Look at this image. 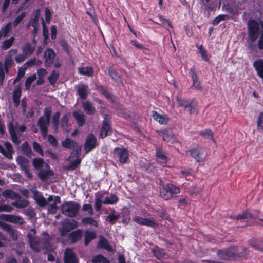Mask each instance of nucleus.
Segmentation results:
<instances>
[{
	"label": "nucleus",
	"mask_w": 263,
	"mask_h": 263,
	"mask_svg": "<svg viewBox=\"0 0 263 263\" xmlns=\"http://www.w3.org/2000/svg\"><path fill=\"white\" fill-rule=\"evenodd\" d=\"M64 263H78L76 254L71 249H67L64 252Z\"/></svg>",
	"instance_id": "nucleus-12"
},
{
	"label": "nucleus",
	"mask_w": 263,
	"mask_h": 263,
	"mask_svg": "<svg viewBox=\"0 0 263 263\" xmlns=\"http://www.w3.org/2000/svg\"><path fill=\"white\" fill-rule=\"evenodd\" d=\"M34 199L38 205L41 206H45L47 204V199L38 193L34 195Z\"/></svg>",
	"instance_id": "nucleus-38"
},
{
	"label": "nucleus",
	"mask_w": 263,
	"mask_h": 263,
	"mask_svg": "<svg viewBox=\"0 0 263 263\" xmlns=\"http://www.w3.org/2000/svg\"><path fill=\"white\" fill-rule=\"evenodd\" d=\"M28 202L26 200H17L12 203V205L16 208H22L27 206Z\"/></svg>",
	"instance_id": "nucleus-53"
},
{
	"label": "nucleus",
	"mask_w": 263,
	"mask_h": 263,
	"mask_svg": "<svg viewBox=\"0 0 263 263\" xmlns=\"http://www.w3.org/2000/svg\"><path fill=\"white\" fill-rule=\"evenodd\" d=\"M160 135L163 138V139L166 142H170L173 139L174 135L171 130H164L159 132Z\"/></svg>",
	"instance_id": "nucleus-36"
},
{
	"label": "nucleus",
	"mask_w": 263,
	"mask_h": 263,
	"mask_svg": "<svg viewBox=\"0 0 263 263\" xmlns=\"http://www.w3.org/2000/svg\"><path fill=\"white\" fill-rule=\"evenodd\" d=\"M17 126V124L15 123L14 125L13 122H9L8 124V129L11 135L12 140L14 143L17 144L20 143V141L17 137L16 132L18 130L21 132H23L26 130V127L25 125H22L19 127Z\"/></svg>",
	"instance_id": "nucleus-6"
},
{
	"label": "nucleus",
	"mask_w": 263,
	"mask_h": 263,
	"mask_svg": "<svg viewBox=\"0 0 263 263\" xmlns=\"http://www.w3.org/2000/svg\"><path fill=\"white\" fill-rule=\"evenodd\" d=\"M82 222L85 224H90L95 227H97V222L91 217H85L82 218Z\"/></svg>",
	"instance_id": "nucleus-55"
},
{
	"label": "nucleus",
	"mask_w": 263,
	"mask_h": 263,
	"mask_svg": "<svg viewBox=\"0 0 263 263\" xmlns=\"http://www.w3.org/2000/svg\"><path fill=\"white\" fill-rule=\"evenodd\" d=\"M73 115L78 123L79 126H82L84 124V114L83 112L81 111H74L73 113Z\"/></svg>",
	"instance_id": "nucleus-31"
},
{
	"label": "nucleus",
	"mask_w": 263,
	"mask_h": 263,
	"mask_svg": "<svg viewBox=\"0 0 263 263\" xmlns=\"http://www.w3.org/2000/svg\"><path fill=\"white\" fill-rule=\"evenodd\" d=\"M104 194L101 193H98L97 197L95 201V208L96 211H99L103 204Z\"/></svg>",
	"instance_id": "nucleus-30"
},
{
	"label": "nucleus",
	"mask_w": 263,
	"mask_h": 263,
	"mask_svg": "<svg viewBox=\"0 0 263 263\" xmlns=\"http://www.w3.org/2000/svg\"><path fill=\"white\" fill-rule=\"evenodd\" d=\"M61 202V199L59 196L50 195L47 198V204L48 205V212L51 214L56 213L57 205Z\"/></svg>",
	"instance_id": "nucleus-9"
},
{
	"label": "nucleus",
	"mask_w": 263,
	"mask_h": 263,
	"mask_svg": "<svg viewBox=\"0 0 263 263\" xmlns=\"http://www.w3.org/2000/svg\"><path fill=\"white\" fill-rule=\"evenodd\" d=\"M229 18V16L226 14H220L217 16L213 21V24L214 25H217L221 21L225 20H227Z\"/></svg>",
	"instance_id": "nucleus-57"
},
{
	"label": "nucleus",
	"mask_w": 263,
	"mask_h": 263,
	"mask_svg": "<svg viewBox=\"0 0 263 263\" xmlns=\"http://www.w3.org/2000/svg\"><path fill=\"white\" fill-rule=\"evenodd\" d=\"M16 161L22 170L29 167V161L26 158L23 156H18L16 159Z\"/></svg>",
	"instance_id": "nucleus-40"
},
{
	"label": "nucleus",
	"mask_w": 263,
	"mask_h": 263,
	"mask_svg": "<svg viewBox=\"0 0 263 263\" xmlns=\"http://www.w3.org/2000/svg\"><path fill=\"white\" fill-rule=\"evenodd\" d=\"M2 195L5 198H9L11 199H16L18 198L20 196L18 193H17L11 190H5L2 192Z\"/></svg>",
	"instance_id": "nucleus-26"
},
{
	"label": "nucleus",
	"mask_w": 263,
	"mask_h": 263,
	"mask_svg": "<svg viewBox=\"0 0 263 263\" xmlns=\"http://www.w3.org/2000/svg\"><path fill=\"white\" fill-rule=\"evenodd\" d=\"M114 153L121 164L125 163L129 158L128 151L124 147H116L114 150Z\"/></svg>",
	"instance_id": "nucleus-8"
},
{
	"label": "nucleus",
	"mask_w": 263,
	"mask_h": 263,
	"mask_svg": "<svg viewBox=\"0 0 263 263\" xmlns=\"http://www.w3.org/2000/svg\"><path fill=\"white\" fill-rule=\"evenodd\" d=\"M22 95V90L20 87H17L13 92L12 99L14 105L17 107L20 103V97Z\"/></svg>",
	"instance_id": "nucleus-23"
},
{
	"label": "nucleus",
	"mask_w": 263,
	"mask_h": 263,
	"mask_svg": "<svg viewBox=\"0 0 263 263\" xmlns=\"http://www.w3.org/2000/svg\"><path fill=\"white\" fill-rule=\"evenodd\" d=\"M253 66L257 72L258 76L263 78V60H258L254 62Z\"/></svg>",
	"instance_id": "nucleus-29"
},
{
	"label": "nucleus",
	"mask_w": 263,
	"mask_h": 263,
	"mask_svg": "<svg viewBox=\"0 0 263 263\" xmlns=\"http://www.w3.org/2000/svg\"><path fill=\"white\" fill-rule=\"evenodd\" d=\"M156 155L158 162L163 166H165L166 163V157L164 153L160 149H157Z\"/></svg>",
	"instance_id": "nucleus-25"
},
{
	"label": "nucleus",
	"mask_w": 263,
	"mask_h": 263,
	"mask_svg": "<svg viewBox=\"0 0 263 263\" xmlns=\"http://www.w3.org/2000/svg\"><path fill=\"white\" fill-rule=\"evenodd\" d=\"M119 215L115 214V211L112 214H110L106 218L110 223L114 224L115 221L119 218Z\"/></svg>",
	"instance_id": "nucleus-58"
},
{
	"label": "nucleus",
	"mask_w": 263,
	"mask_h": 263,
	"mask_svg": "<svg viewBox=\"0 0 263 263\" xmlns=\"http://www.w3.org/2000/svg\"><path fill=\"white\" fill-rule=\"evenodd\" d=\"M254 249L263 252V242L261 241H254L251 243Z\"/></svg>",
	"instance_id": "nucleus-61"
},
{
	"label": "nucleus",
	"mask_w": 263,
	"mask_h": 263,
	"mask_svg": "<svg viewBox=\"0 0 263 263\" xmlns=\"http://www.w3.org/2000/svg\"><path fill=\"white\" fill-rule=\"evenodd\" d=\"M91 261L92 263H109L106 258L100 254L94 256Z\"/></svg>",
	"instance_id": "nucleus-46"
},
{
	"label": "nucleus",
	"mask_w": 263,
	"mask_h": 263,
	"mask_svg": "<svg viewBox=\"0 0 263 263\" xmlns=\"http://www.w3.org/2000/svg\"><path fill=\"white\" fill-rule=\"evenodd\" d=\"M260 24L263 28V23L261 21L259 23L256 21L251 20L248 22L249 38L252 42H254L258 37Z\"/></svg>",
	"instance_id": "nucleus-4"
},
{
	"label": "nucleus",
	"mask_w": 263,
	"mask_h": 263,
	"mask_svg": "<svg viewBox=\"0 0 263 263\" xmlns=\"http://www.w3.org/2000/svg\"><path fill=\"white\" fill-rule=\"evenodd\" d=\"M98 247L103 248L107 251H112L113 249L112 247L108 243V241L103 237H101Z\"/></svg>",
	"instance_id": "nucleus-35"
},
{
	"label": "nucleus",
	"mask_w": 263,
	"mask_h": 263,
	"mask_svg": "<svg viewBox=\"0 0 263 263\" xmlns=\"http://www.w3.org/2000/svg\"><path fill=\"white\" fill-rule=\"evenodd\" d=\"M35 230L32 229L30 230L27 235L30 246L32 249L37 252L41 251L43 248H45L48 252L51 251L54 249V247L51 245L49 238L43 243L35 236Z\"/></svg>",
	"instance_id": "nucleus-1"
},
{
	"label": "nucleus",
	"mask_w": 263,
	"mask_h": 263,
	"mask_svg": "<svg viewBox=\"0 0 263 263\" xmlns=\"http://www.w3.org/2000/svg\"><path fill=\"white\" fill-rule=\"evenodd\" d=\"M235 255V252L233 249L221 251L219 253V255L224 259H229Z\"/></svg>",
	"instance_id": "nucleus-28"
},
{
	"label": "nucleus",
	"mask_w": 263,
	"mask_h": 263,
	"mask_svg": "<svg viewBox=\"0 0 263 263\" xmlns=\"http://www.w3.org/2000/svg\"><path fill=\"white\" fill-rule=\"evenodd\" d=\"M80 204L74 201H67L61 206V212L69 217H75L80 209Z\"/></svg>",
	"instance_id": "nucleus-3"
},
{
	"label": "nucleus",
	"mask_w": 263,
	"mask_h": 263,
	"mask_svg": "<svg viewBox=\"0 0 263 263\" xmlns=\"http://www.w3.org/2000/svg\"><path fill=\"white\" fill-rule=\"evenodd\" d=\"M110 122L107 115L104 118L103 123L100 131V137L104 138L107 136L108 133L110 130Z\"/></svg>",
	"instance_id": "nucleus-14"
},
{
	"label": "nucleus",
	"mask_w": 263,
	"mask_h": 263,
	"mask_svg": "<svg viewBox=\"0 0 263 263\" xmlns=\"http://www.w3.org/2000/svg\"><path fill=\"white\" fill-rule=\"evenodd\" d=\"M82 236V231L81 230H77L71 233L68 236V238L72 243H74L80 239Z\"/></svg>",
	"instance_id": "nucleus-24"
},
{
	"label": "nucleus",
	"mask_w": 263,
	"mask_h": 263,
	"mask_svg": "<svg viewBox=\"0 0 263 263\" xmlns=\"http://www.w3.org/2000/svg\"><path fill=\"white\" fill-rule=\"evenodd\" d=\"M133 221L136 223L146 226L151 228H154L157 225V222L153 218H145L140 216H135L133 219Z\"/></svg>",
	"instance_id": "nucleus-10"
},
{
	"label": "nucleus",
	"mask_w": 263,
	"mask_h": 263,
	"mask_svg": "<svg viewBox=\"0 0 263 263\" xmlns=\"http://www.w3.org/2000/svg\"><path fill=\"white\" fill-rule=\"evenodd\" d=\"M62 145L64 148H67V149H72L76 148L77 149V147H79L78 146L76 142L72 141V140L69 139V138H66L65 140L62 142Z\"/></svg>",
	"instance_id": "nucleus-27"
},
{
	"label": "nucleus",
	"mask_w": 263,
	"mask_h": 263,
	"mask_svg": "<svg viewBox=\"0 0 263 263\" xmlns=\"http://www.w3.org/2000/svg\"><path fill=\"white\" fill-rule=\"evenodd\" d=\"M153 252L154 255L158 259L163 258L165 255L164 251L158 247H154L153 249Z\"/></svg>",
	"instance_id": "nucleus-48"
},
{
	"label": "nucleus",
	"mask_w": 263,
	"mask_h": 263,
	"mask_svg": "<svg viewBox=\"0 0 263 263\" xmlns=\"http://www.w3.org/2000/svg\"><path fill=\"white\" fill-rule=\"evenodd\" d=\"M36 79V76L35 73L32 74L27 78L25 83V87L27 90L29 89L31 87V84Z\"/></svg>",
	"instance_id": "nucleus-49"
},
{
	"label": "nucleus",
	"mask_w": 263,
	"mask_h": 263,
	"mask_svg": "<svg viewBox=\"0 0 263 263\" xmlns=\"http://www.w3.org/2000/svg\"><path fill=\"white\" fill-rule=\"evenodd\" d=\"M177 100L179 106H183L184 108H187L191 103L190 100H187L183 98H181L177 96Z\"/></svg>",
	"instance_id": "nucleus-51"
},
{
	"label": "nucleus",
	"mask_w": 263,
	"mask_h": 263,
	"mask_svg": "<svg viewBox=\"0 0 263 263\" xmlns=\"http://www.w3.org/2000/svg\"><path fill=\"white\" fill-rule=\"evenodd\" d=\"M68 116L65 115L62 118L61 120V126L64 130H66L68 127Z\"/></svg>",
	"instance_id": "nucleus-63"
},
{
	"label": "nucleus",
	"mask_w": 263,
	"mask_h": 263,
	"mask_svg": "<svg viewBox=\"0 0 263 263\" xmlns=\"http://www.w3.org/2000/svg\"><path fill=\"white\" fill-rule=\"evenodd\" d=\"M16 49H11L9 51L8 55L6 57L5 60V69L6 71H8V67L12 64L13 55L17 53Z\"/></svg>",
	"instance_id": "nucleus-20"
},
{
	"label": "nucleus",
	"mask_w": 263,
	"mask_h": 263,
	"mask_svg": "<svg viewBox=\"0 0 263 263\" xmlns=\"http://www.w3.org/2000/svg\"><path fill=\"white\" fill-rule=\"evenodd\" d=\"M32 162L33 166L37 170H41L49 167L48 164L45 163L42 158H35Z\"/></svg>",
	"instance_id": "nucleus-22"
},
{
	"label": "nucleus",
	"mask_w": 263,
	"mask_h": 263,
	"mask_svg": "<svg viewBox=\"0 0 263 263\" xmlns=\"http://www.w3.org/2000/svg\"><path fill=\"white\" fill-rule=\"evenodd\" d=\"M254 218L253 215L248 212H244L242 214L239 215L236 217L237 219H243L246 220L247 222L253 220Z\"/></svg>",
	"instance_id": "nucleus-43"
},
{
	"label": "nucleus",
	"mask_w": 263,
	"mask_h": 263,
	"mask_svg": "<svg viewBox=\"0 0 263 263\" xmlns=\"http://www.w3.org/2000/svg\"><path fill=\"white\" fill-rule=\"evenodd\" d=\"M90 90L87 85L80 84L77 87V92L79 96L82 99H85L87 98Z\"/></svg>",
	"instance_id": "nucleus-17"
},
{
	"label": "nucleus",
	"mask_w": 263,
	"mask_h": 263,
	"mask_svg": "<svg viewBox=\"0 0 263 263\" xmlns=\"http://www.w3.org/2000/svg\"><path fill=\"white\" fill-rule=\"evenodd\" d=\"M152 116L153 119L160 124H166L168 122V118L164 114H160L155 111H153Z\"/></svg>",
	"instance_id": "nucleus-15"
},
{
	"label": "nucleus",
	"mask_w": 263,
	"mask_h": 263,
	"mask_svg": "<svg viewBox=\"0 0 263 263\" xmlns=\"http://www.w3.org/2000/svg\"><path fill=\"white\" fill-rule=\"evenodd\" d=\"M190 154L196 159L197 162L201 161L202 159L200 157V153L197 149H194L190 151Z\"/></svg>",
	"instance_id": "nucleus-54"
},
{
	"label": "nucleus",
	"mask_w": 263,
	"mask_h": 263,
	"mask_svg": "<svg viewBox=\"0 0 263 263\" xmlns=\"http://www.w3.org/2000/svg\"><path fill=\"white\" fill-rule=\"evenodd\" d=\"M61 224L60 233L62 236H66L68 232L78 227V223L74 219H65L62 221Z\"/></svg>",
	"instance_id": "nucleus-7"
},
{
	"label": "nucleus",
	"mask_w": 263,
	"mask_h": 263,
	"mask_svg": "<svg viewBox=\"0 0 263 263\" xmlns=\"http://www.w3.org/2000/svg\"><path fill=\"white\" fill-rule=\"evenodd\" d=\"M167 190L169 191L170 193L172 194L173 197V194H176L180 193V191L179 188L175 186L172 184H168L166 185Z\"/></svg>",
	"instance_id": "nucleus-52"
},
{
	"label": "nucleus",
	"mask_w": 263,
	"mask_h": 263,
	"mask_svg": "<svg viewBox=\"0 0 263 263\" xmlns=\"http://www.w3.org/2000/svg\"><path fill=\"white\" fill-rule=\"evenodd\" d=\"M59 72L55 70L53 71L51 75L48 77L50 83L53 85L59 78Z\"/></svg>",
	"instance_id": "nucleus-56"
},
{
	"label": "nucleus",
	"mask_w": 263,
	"mask_h": 263,
	"mask_svg": "<svg viewBox=\"0 0 263 263\" xmlns=\"http://www.w3.org/2000/svg\"><path fill=\"white\" fill-rule=\"evenodd\" d=\"M191 77L193 80V87L194 89L200 90L201 89L200 82L198 81L197 76L193 71L192 72Z\"/></svg>",
	"instance_id": "nucleus-47"
},
{
	"label": "nucleus",
	"mask_w": 263,
	"mask_h": 263,
	"mask_svg": "<svg viewBox=\"0 0 263 263\" xmlns=\"http://www.w3.org/2000/svg\"><path fill=\"white\" fill-rule=\"evenodd\" d=\"M40 14V11L39 9H36L33 12V17L30 21L31 25L34 27V29H36L38 22V18Z\"/></svg>",
	"instance_id": "nucleus-41"
},
{
	"label": "nucleus",
	"mask_w": 263,
	"mask_h": 263,
	"mask_svg": "<svg viewBox=\"0 0 263 263\" xmlns=\"http://www.w3.org/2000/svg\"><path fill=\"white\" fill-rule=\"evenodd\" d=\"M198 50L200 52L202 59L204 61H208L209 58L207 55L206 51L203 48L202 45L199 46Z\"/></svg>",
	"instance_id": "nucleus-62"
},
{
	"label": "nucleus",
	"mask_w": 263,
	"mask_h": 263,
	"mask_svg": "<svg viewBox=\"0 0 263 263\" xmlns=\"http://www.w3.org/2000/svg\"><path fill=\"white\" fill-rule=\"evenodd\" d=\"M82 210L88 214L93 215V214L92 205L90 204H84L82 206Z\"/></svg>",
	"instance_id": "nucleus-64"
},
{
	"label": "nucleus",
	"mask_w": 263,
	"mask_h": 263,
	"mask_svg": "<svg viewBox=\"0 0 263 263\" xmlns=\"http://www.w3.org/2000/svg\"><path fill=\"white\" fill-rule=\"evenodd\" d=\"M108 73L109 76L115 81H118L120 80V76L117 73L115 69H114L113 68H110L108 69Z\"/></svg>",
	"instance_id": "nucleus-59"
},
{
	"label": "nucleus",
	"mask_w": 263,
	"mask_h": 263,
	"mask_svg": "<svg viewBox=\"0 0 263 263\" xmlns=\"http://www.w3.org/2000/svg\"><path fill=\"white\" fill-rule=\"evenodd\" d=\"M118 201V198L115 194H110V195L103 198L104 204H114Z\"/></svg>",
	"instance_id": "nucleus-34"
},
{
	"label": "nucleus",
	"mask_w": 263,
	"mask_h": 263,
	"mask_svg": "<svg viewBox=\"0 0 263 263\" xmlns=\"http://www.w3.org/2000/svg\"><path fill=\"white\" fill-rule=\"evenodd\" d=\"M160 196L165 200L170 199L172 197V194L167 190L166 185L165 186H163L162 188L160 189Z\"/></svg>",
	"instance_id": "nucleus-44"
},
{
	"label": "nucleus",
	"mask_w": 263,
	"mask_h": 263,
	"mask_svg": "<svg viewBox=\"0 0 263 263\" xmlns=\"http://www.w3.org/2000/svg\"><path fill=\"white\" fill-rule=\"evenodd\" d=\"M257 129L263 133V112H260L257 118Z\"/></svg>",
	"instance_id": "nucleus-42"
},
{
	"label": "nucleus",
	"mask_w": 263,
	"mask_h": 263,
	"mask_svg": "<svg viewBox=\"0 0 263 263\" xmlns=\"http://www.w3.org/2000/svg\"><path fill=\"white\" fill-rule=\"evenodd\" d=\"M55 57L54 51L51 49H47L44 53L46 66H49L53 62Z\"/></svg>",
	"instance_id": "nucleus-19"
},
{
	"label": "nucleus",
	"mask_w": 263,
	"mask_h": 263,
	"mask_svg": "<svg viewBox=\"0 0 263 263\" xmlns=\"http://www.w3.org/2000/svg\"><path fill=\"white\" fill-rule=\"evenodd\" d=\"M81 147H77L74 151L72 152L68 158L69 165L65 167L66 170H75L80 164L81 160L80 158Z\"/></svg>",
	"instance_id": "nucleus-5"
},
{
	"label": "nucleus",
	"mask_w": 263,
	"mask_h": 263,
	"mask_svg": "<svg viewBox=\"0 0 263 263\" xmlns=\"http://www.w3.org/2000/svg\"><path fill=\"white\" fill-rule=\"evenodd\" d=\"M96 138L92 134H89L86 140L84 149L86 153H88L93 149L96 146Z\"/></svg>",
	"instance_id": "nucleus-13"
},
{
	"label": "nucleus",
	"mask_w": 263,
	"mask_h": 263,
	"mask_svg": "<svg viewBox=\"0 0 263 263\" xmlns=\"http://www.w3.org/2000/svg\"><path fill=\"white\" fill-rule=\"evenodd\" d=\"M0 152L8 158L11 159L12 158V154L13 153V148L10 143L6 142L5 143V148L0 145Z\"/></svg>",
	"instance_id": "nucleus-16"
},
{
	"label": "nucleus",
	"mask_w": 263,
	"mask_h": 263,
	"mask_svg": "<svg viewBox=\"0 0 263 263\" xmlns=\"http://www.w3.org/2000/svg\"><path fill=\"white\" fill-rule=\"evenodd\" d=\"M53 172L49 168V166L46 168H43L38 173L39 178L43 180L46 181L53 176Z\"/></svg>",
	"instance_id": "nucleus-18"
},
{
	"label": "nucleus",
	"mask_w": 263,
	"mask_h": 263,
	"mask_svg": "<svg viewBox=\"0 0 263 263\" xmlns=\"http://www.w3.org/2000/svg\"><path fill=\"white\" fill-rule=\"evenodd\" d=\"M0 219L10 222L18 223L20 225H22L24 223V220L22 217L11 214H1L0 215Z\"/></svg>",
	"instance_id": "nucleus-11"
},
{
	"label": "nucleus",
	"mask_w": 263,
	"mask_h": 263,
	"mask_svg": "<svg viewBox=\"0 0 263 263\" xmlns=\"http://www.w3.org/2000/svg\"><path fill=\"white\" fill-rule=\"evenodd\" d=\"M200 135L205 138L213 139V133L210 129L200 132Z\"/></svg>",
	"instance_id": "nucleus-60"
},
{
	"label": "nucleus",
	"mask_w": 263,
	"mask_h": 263,
	"mask_svg": "<svg viewBox=\"0 0 263 263\" xmlns=\"http://www.w3.org/2000/svg\"><path fill=\"white\" fill-rule=\"evenodd\" d=\"M51 112V107H46L44 111L43 116L41 117L37 121V125L44 138H45L47 135L48 126L49 125Z\"/></svg>",
	"instance_id": "nucleus-2"
},
{
	"label": "nucleus",
	"mask_w": 263,
	"mask_h": 263,
	"mask_svg": "<svg viewBox=\"0 0 263 263\" xmlns=\"http://www.w3.org/2000/svg\"><path fill=\"white\" fill-rule=\"evenodd\" d=\"M83 107L85 112L89 115H92L95 112V108L89 101L84 102L83 103Z\"/></svg>",
	"instance_id": "nucleus-33"
},
{
	"label": "nucleus",
	"mask_w": 263,
	"mask_h": 263,
	"mask_svg": "<svg viewBox=\"0 0 263 263\" xmlns=\"http://www.w3.org/2000/svg\"><path fill=\"white\" fill-rule=\"evenodd\" d=\"M34 50V47L32 46L30 43H28L24 46L23 49V54L26 57L30 56Z\"/></svg>",
	"instance_id": "nucleus-45"
},
{
	"label": "nucleus",
	"mask_w": 263,
	"mask_h": 263,
	"mask_svg": "<svg viewBox=\"0 0 263 263\" xmlns=\"http://www.w3.org/2000/svg\"><path fill=\"white\" fill-rule=\"evenodd\" d=\"M14 41V38L13 37H11L9 39L6 40L2 43V48L4 50L8 49L12 45Z\"/></svg>",
	"instance_id": "nucleus-50"
},
{
	"label": "nucleus",
	"mask_w": 263,
	"mask_h": 263,
	"mask_svg": "<svg viewBox=\"0 0 263 263\" xmlns=\"http://www.w3.org/2000/svg\"><path fill=\"white\" fill-rule=\"evenodd\" d=\"M79 73L83 76L91 77L93 73V70L91 67H82L78 69Z\"/></svg>",
	"instance_id": "nucleus-32"
},
{
	"label": "nucleus",
	"mask_w": 263,
	"mask_h": 263,
	"mask_svg": "<svg viewBox=\"0 0 263 263\" xmlns=\"http://www.w3.org/2000/svg\"><path fill=\"white\" fill-rule=\"evenodd\" d=\"M60 115V112L59 111H57L54 114L52 117L51 124L55 132H57L58 130Z\"/></svg>",
	"instance_id": "nucleus-37"
},
{
	"label": "nucleus",
	"mask_w": 263,
	"mask_h": 263,
	"mask_svg": "<svg viewBox=\"0 0 263 263\" xmlns=\"http://www.w3.org/2000/svg\"><path fill=\"white\" fill-rule=\"evenodd\" d=\"M1 227L4 230L7 231L9 233L10 236L12 237V238L13 240H16L17 239L18 232L16 230H14V229L12 228L9 225L5 223H2Z\"/></svg>",
	"instance_id": "nucleus-21"
},
{
	"label": "nucleus",
	"mask_w": 263,
	"mask_h": 263,
	"mask_svg": "<svg viewBox=\"0 0 263 263\" xmlns=\"http://www.w3.org/2000/svg\"><path fill=\"white\" fill-rule=\"evenodd\" d=\"M85 245H87L93 239L96 237V233L93 231H86L84 234Z\"/></svg>",
	"instance_id": "nucleus-39"
}]
</instances>
